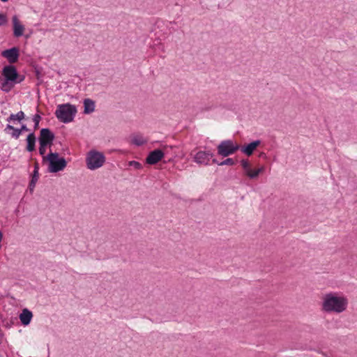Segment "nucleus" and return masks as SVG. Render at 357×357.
Instances as JSON below:
<instances>
[{
  "instance_id": "nucleus-1",
  "label": "nucleus",
  "mask_w": 357,
  "mask_h": 357,
  "mask_svg": "<svg viewBox=\"0 0 357 357\" xmlns=\"http://www.w3.org/2000/svg\"><path fill=\"white\" fill-rule=\"evenodd\" d=\"M348 299L345 296H338L335 293H328L324 296L322 310L326 312L341 313L346 310Z\"/></svg>"
},
{
  "instance_id": "nucleus-2",
  "label": "nucleus",
  "mask_w": 357,
  "mask_h": 357,
  "mask_svg": "<svg viewBox=\"0 0 357 357\" xmlns=\"http://www.w3.org/2000/svg\"><path fill=\"white\" fill-rule=\"evenodd\" d=\"M77 114V108L75 105L70 103L62 104L58 105L55 116L56 118L64 123H68L73 121Z\"/></svg>"
},
{
  "instance_id": "nucleus-3",
  "label": "nucleus",
  "mask_w": 357,
  "mask_h": 357,
  "mask_svg": "<svg viewBox=\"0 0 357 357\" xmlns=\"http://www.w3.org/2000/svg\"><path fill=\"white\" fill-rule=\"evenodd\" d=\"M54 138V134L50 129L42 128L40 130V136L38 137L40 155L44 156L47 147L51 148Z\"/></svg>"
},
{
  "instance_id": "nucleus-4",
  "label": "nucleus",
  "mask_w": 357,
  "mask_h": 357,
  "mask_svg": "<svg viewBox=\"0 0 357 357\" xmlns=\"http://www.w3.org/2000/svg\"><path fill=\"white\" fill-rule=\"evenodd\" d=\"M240 148L241 146L232 140H224L218 146V153L221 156H229L234 154Z\"/></svg>"
},
{
  "instance_id": "nucleus-5",
  "label": "nucleus",
  "mask_w": 357,
  "mask_h": 357,
  "mask_svg": "<svg viewBox=\"0 0 357 357\" xmlns=\"http://www.w3.org/2000/svg\"><path fill=\"white\" fill-rule=\"evenodd\" d=\"M43 163H48V172L56 173L62 171L67 165L64 158H43Z\"/></svg>"
},
{
  "instance_id": "nucleus-6",
  "label": "nucleus",
  "mask_w": 357,
  "mask_h": 357,
  "mask_svg": "<svg viewBox=\"0 0 357 357\" xmlns=\"http://www.w3.org/2000/svg\"><path fill=\"white\" fill-rule=\"evenodd\" d=\"M2 75L4 77L3 79L10 80L11 82H15L16 83H20L24 80V77L17 79L18 73L17 72L16 68L12 65L5 66L3 68Z\"/></svg>"
},
{
  "instance_id": "nucleus-7",
  "label": "nucleus",
  "mask_w": 357,
  "mask_h": 357,
  "mask_svg": "<svg viewBox=\"0 0 357 357\" xmlns=\"http://www.w3.org/2000/svg\"><path fill=\"white\" fill-rule=\"evenodd\" d=\"M241 165L244 173L252 179L257 178L259 174L264 171V167L261 166L255 169H252L250 163L246 160H241Z\"/></svg>"
},
{
  "instance_id": "nucleus-8",
  "label": "nucleus",
  "mask_w": 357,
  "mask_h": 357,
  "mask_svg": "<svg viewBox=\"0 0 357 357\" xmlns=\"http://www.w3.org/2000/svg\"><path fill=\"white\" fill-rule=\"evenodd\" d=\"M148 142V138L142 133L135 132L128 137V143L136 146H142Z\"/></svg>"
},
{
  "instance_id": "nucleus-9",
  "label": "nucleus",
  "mask_w": 357,
  "mask_h": 357,
  "mask_svg": "<svg viewBox=\"0 0 357 357\" xmlns=\"http://www.w3.org/2000/svg\"><path fill=\"white\" fill-rule=\"evenodd\" d=\"M2 56L7 59L10 63H14L17 61L19 58V49L13 47L10 49L6 50L1 52Z\"/></svg>"
},
{
  "instance_id": "nucleus-10",
  "label": "nucleus",
  "mask_w": 357,
  "mask_h": 357,
  "mask_svg": "<svg viewBox=\"0 0 357 357\" xmlns=\"http://www.w3.org/2000/svg\"><path fill=\"white\" fill-rule=\"evenodd\" d=\"M106 158H86V165L90 170L101 167L105 162Z\"/></svg>"
},
{
  "instance_id": "nucleus-11",
  "label": "nucleus",
  "mask_w": 357,
  "mask_h": 357,
  "mask_svg": "<svg viewBox=\"0 0 357 357\" xmlns=\"http://www.w3.org/2000/svg\"><path fill=\"white\" fill-rule=\"evenodd\" d=\"M31 178L29 181L28 189L31 194L34 191L36 184L39 178V165L37 162L34 163V169L31 175Z\"/></svg>"
},
{
  "instance_id": "nucleus-12",
  "label": "nucleus",
  "mask_w": 357,
  "mask_h": 357,
  "mask_svg": "<svg viewBox=\"0 0 357 357\" xmlns=\"http://www.w3.org/2000/svg\"><path fill=\"white\" fill-rule=\"evenodd\" d=\"M165 158H146V162L151 165H158V168H163L162 165L167 162H174V158H168V160H165Z\"/></svg>"
},
{
  "instance_id": "nucleus-13",
  "label": "nucleus",
  "mask_w": 357,
  "mask_h": 357,
  "mask_svg": "<svg viewBox=\"0 0 357 357\" xmlns=\"http://www.w3.org/2000/svg\"><path fill=\"white\" fill-rule=\"evenodd\" d=\"M261 144L260 140H255L250 144L241 146L240 149L243 153L245 154L248 156L251 155L255 150Z\"/></svg>"
},
{
  "instance_id": "nucleus-14",
  "label": "nucleus",
  "mask_w": 357,
  "mask_h": 357,
  "mask_svg": "<svg viewBox=\"0 0 357 357\" xmlns=\"http://www.w3.org/2000/svg\"><path fill=\"white\" fill-rule=\"evenodd\" d=\"M13 35L17 38L22 36L23 35L24 27L22 24L20 23L18 18L16 15L13 17Z\"/></svg>"
},
{
  "instance_id": "nucleus-15",
  "label": "nucleus",
  "mask_w": 357,
  "mask_h": 357,
  "mask_svg": "<svg viewBox=\"0 0 357 357\" xmlns=\"http://www.w3.org/2000/svg\"><path fill=\"white\" fill-rule=\"evenodd\" d=\"M33 317V314L31 311L25 308L22 310L21 314H20V319L22 325L27 326L30 324L31 319Z\"/></svg>"
},
{
  "instance_id": "nucleus-16",
  "label": "nucleus",
  "mask_w": 357,
  "mask_h": 357,
  "mask_svg": "<svg viewBox=\"0 0 357 357\" xmlns=\"http://www.w3.org/2000/svg\"><path fill=\"white\" fill-rule=\"evenodd\" d=\"M36 135L34 132H31L26 137V150L29 152H32L35 150L36 144Z\"/></svg>"
},
{
  "instance_id": "nucleus-17",
  "label": "nucleus",
  "mask_w": 357,
  "mask_h": 357,
  "mask_svg": "<svg viewBox=\"0 0 357 357\" xmlns=\"http://www.w3.org/2000/svg\"><path fill=\"white\" fill-rule=\"evenodd\" d=\"M84 114H91L95 110V102L89 98L84 100Z\"/></svg>"
},
{
  "instance_id": "nucleus-18",
  "label": "nucleus",
  "mask_w": 357,
  "mask_h": 357,
  "mask_svg": "<svg viewBox=\"0 0 357 357\" xmlns=\"http://www.w3.org/2000/svg\"><path fill=\"white\" fill-rule=\"evenodd\" d=\"M25 117V114L24 112L20 111L17 114H11L9 117L6 119V121L8 123H15V121L20 122L22 120H23Z\"/></svg>"
},
{
  "instance_id": "nucleus-19",
  "label": "nucleus",
  "mask_w": 357,
  "mask_h": 357,
  "mask_svg": "<svg viewBox=\"0 0 357 357\" xmlns=\"http://www.w3.org/2000/svg\"><path fill=\"white\" fill-rule=\"evenodd\" d=\"M167 146H164L162 149H157L151 151L147 156H165V155H169Z\"/></svg>"
},
{
  "instance_id": "nucleus-20",
  "label": "nucleus",
  "mask_w": 357,
  "mask_h": 357,
  "mask_svg": "<svg viewBox=\"0 0 357 357\" xmlns=\"http://www.w3.org/2000/svg\"><path fill=\"white\" fill-rule=\"evenodd\" d=\"M9 130H12L11 136L15 139H18L20 135H21V132L20 128H15L10 124H7L6 127L4 129L5 132L9 133Z\"/></svg>"
},
{
  "instance_id": "nucleus-21",
  "label": "nucleus",
  "mask_w": 357,
  "mask_h": 357,
  "mask_svg": "<svg viewBox=\"0 0 357 357\" xmlns=\"http://www.w3.org/2000/svg\"><path fill=\"white\" fill-rule=\"evenodd\" d=\"M15 83L16 82H11L10 80L3 79L1 84L0 88L3 91L8 93L13 88Z\"/></svg>"
},
{
  "instance_id": "nucleus-22",
  "label": "nucleus",
  "mask_w": 357,
  "mask_h": 357,
  "mask_svg": "<svg viewBox=\"0 0 357 357\" xmlns=\"http://www.w3.org/2000/svg\"><path fill=\"white\" fill-rule=\"evenodd\" d=\"M211 163H217L219 165H233L235 164V160L232 158H227L226 160L219 162L216 158H213Z\"/></svg>"
},
{
  "instance_id": "nucleus-23",
  "label": "nucleus",
  "mask_w": 357,
  "mask_h": 357,
  "mask_svg": "<svg viewBox=\"0 0 357 357\" xmlns=\"http://www.w3.org/2000/svg\"><path fill=\"white\" fill-rule=\"evenodd\" d=\"M192 162L199 165H211V158H192Z\"/></svg>"
},
{
  "instance_id": "nucleus-24",
  "label": "nucleus",
  "mask_w": 357,
  "mask_h": 357,
  "mask_svg": "<svg viewBox=\"0 0 357 357\" xmlns=\"http://www.w3.org/2000/svg\"><path fill=\"white\" fill-rule=\"evenodd\" d=\"M40 119H41V116L38 114H36L33 116V121L34 122V129L35 130L38 128Z\"/></svg>"
},
{
  "instance_id": "nucleus-25",
  "label": "nucleus",
  "mask_w": 357,
  "mask_h": 357,
  "mask_svg": "<svg viewBox=\"0 0 357 357\" xmlns=\"http://www.w3.org/2000/svg\"><path fill=\"white\" fill-rule=\"evenodd\" d=\"M128 165L130 167H132L135 169H139L142 167V165L141 163H139V162L135 161V160L130 161L128 162Z\"/></svg>"
},
{
  "instance_id": "nucleus-26",
  "label": "nucleus",
  "mask_w": 357,
  "mask_h": 357,
  "mask_svg": "<svg viewBox=\"0 0 357 357\" xmlns=\"http://www.w3.org/2000/svg\"><path fill=\"white\" fill-rule=\"evenodd\" d=\"M86 156H104L103 153L96 150L89 151Z\"/></svg>"
},
{
  "instance_id": "nucleus-27",
  "label": "nucleus",
  "mask_w": 357,
  "mask_h": 357,
  "mask_svg": "<svg viewBox=\"0 0 357 357\" xmlns=\"http://www.w3.org/2000/svg\"><path fill=\"white\" fill-rule=\"evenodd\" d=\"M7 22L6 16L4 14L0 13V26L6 24Z\"/></svg>"
},
{
  "instance_id": "nucleus-28",
  "label": "nucleus",
  "mask_w": 357,
  "mask_h": 357,
  "mask_svg": "<svg viewBox=\"0 0 357 357\" xmlns=\"http://www.w3.org/2000/svg\"><path fill=\"white\" fill-rule=\"evenodd\" d=\"M60 154L57 152H53L52 151V149H50V151L49 153H47L45 156H53V157H55V156H59Z\"/></svg>"
},
{
  "instance_id": "nucleus-29",
  "label": "nucleus",
  "mask_w": 357,
  "mask_h": 357,
  "mask_svg": "<svg viewBox=\"0 0 357 357\" xmlns=\"http://www.w3.org/2000/svg\"><path fill=\"white\" fill-rule=\"evenodd\" d=\"M21 133L24 131H28L29 128L25 124L22 125L21 128H20Z\"/></svg>"
},
{
  "instance_id": "nucleus-30",
  "label": "nucleus",
  "mask_w": 357,
  "mask_h": 357,
  "mask_svg": "<svg viewBox=\"0 0 357 357\" xmlns=\"http://www.w3.org/2000/svg\"><path fill=\"white\" fill-rule=\"evenodd\" d=\"M213 153H211L210 151H207L204 153V156H213Z\"/></svg>"
},
{
  "instance_id": "nucleus-31",
  "label": "nucleus",
  "mask_w": 357,
  "mask_h": 357,
  "mask_svg": "<svg viewBox=\"0 0 357 357\" xmlns=\"http://www.w3.org/2000/svg\"><path fill=\"white\" fill-rule=\"evenodd\" d=\"M168 148H171V149H168V152H169L170 153L169 154H172L173 153L171 151L172 149H173V147L172 146H167Z\"/></svg>"
},
{
  "instance_id": "nucleus-32",
  "label": "nucleus",
  "mask_w": 357,
  "mask_h": 357,
  "mask_svg": "<svg viewBox=\"0 0 357 357\" xmlns=\"http://www.w3.org/2000/svg\"><path fill=\"white\" fill-rule=\"evenodd\" d=\"M202 152H198L195 156H197V157L202 156Z\"/></svg>"
},
{
  "instance_id": "nucleus-33",
  "label": "nucleus",
  "mask_w": 357,
  "mask_h": 357,
  "mask_svg": "<svg viewBox=\"0 0 357 357\" xmlns=\"http://www.w3.org/2000/svg\"><path fill=\"white\" fill-rule=\"evenodd\" d=\"M264 155H265V153H261L259 154V157H261V156H264Z\"/></svg>"
},
{
  "instance_id": "nucleus-34",
  "label": "nucleus",
  "mask_w": 357,
  "mask_h": 357,
  "mask_svg": "<svg viewBox=\"0 0 357 357\" xmlns=\"http://www.w3.org/2000/svg\"><path fill=\"white\" fill-rule=\"evenodd\" d=\"M1 1H3V2H6V1H8V0H1Z\"/></svg>"
},
{
  "instance_id": "nucleus-35",
  "label": "nucleus",
  "mask_w": 357,
  "mask_h": 357,
  "mask_svg": "<svg viewBox=\"0 0 357 357\" xmlns=\"http://www.w3.org/2000/svg\"><path fill=\"white\" fill-rule=\"evenodd\" d=\"M2 343V340L0 338V344Z\"/></svg>"
}]
</instances>
